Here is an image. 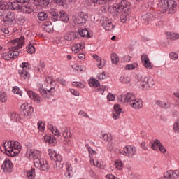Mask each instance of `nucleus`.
<instances>
[{"label":"nucleus","instance_id":"nucleus-1","mask_svg":"<svg viewBox=\"0 0 179 179\" xmlns=\"http://www.w3.org/2000/svg\"><path fill=\"white\" fill-rule=\"evenodd\" d=\"M0 150L4 152L6 156L13 157L20 153L22 145L17 141H8L1 144Z\"/></svg>","mask_w":179,"mask_h":179},{"label":"nucleus","instance_id":"nucleus-2","mask_svg":"<svg viewBox=\"0 0 179 179\" xmlns=\"http://www.w3.org/2000/svg\"><path fill=\"white\" fill-rule=\"evenodd\" d=\"M109 10L112 13H131V4L127 0H122L119 3L110 6Z\"/></svg>","mask_w":179,"mask_h":179},{"label":"nucleus","instance_id":"nucleus-3","mask_svg":"<svg viewBox=\"0 0 179 179\" xmlns=\"http://www.w3.org/2000/svg\"><path fill=\"white\" fill-rule=\"evenodd\" d=\"M141 90H149L155 86V80L150 76L138 77L137 82Z\"/></svg>","mask_w":179,"mask_h":179},{"label":"nucleus","instance_id":"nucleus-4","mask_svg":"<svg viewBox=\"0 0 179 179\" xmlns=\"http://www.w3.org/2000/svg\"><path fill=\"white\" fill-rule=\"evenodd\" d=\"M22 69L19 70V75L22 80H29L30 79V73H29V69H30V64L27 62H24L20 65Z\"/></svg>","mask_w":179,"mask_h":179},{"label":"nucleus","instance_id":"nucleus-5","mask_svg":"<svg viewBox=\"0 0 179 179\" xmlns=\"http://www.w3.org/2000/svg\"><path fill=\"white\" fill-rule=\"evenodd\" d=\"M34 166L41 171H48V170H50V165L48 164L47 159L41 157L34 161Z\"/></svg>","mask_w":179,"mask_h":179},{"label":"nucleus","instance_id":"nucleus-6","mask_svg":"<svg viewBox=\"0 0 179 179\" xmlns=\"http://www.w3.org/2000/svg\"><path fill=\"white\" fill-rule=\"evenodd\" d=\"M34 111V109L31 105L27 103L21 105V115H23L25 118H30Z\"/></svg>","mask_w":179,"mask_h":179},{"label":"nucleus","instance_id":"nucleus-7","mask_svg":"<svg viewBox=\"0 0 179 179\" xmlns=\"http://www.w3.org/2000/svg\"><path fill=\"white\" fill-rule=\"evenodd\" d=\"M37 90L44 99H50V97L52 96V93L55 92V88L52 87L49 90H47L44 89V87L41 83L38 84Z\"/></svg>","mask_w":179,"mask_h":179},{"label":"nucleus","instance_id":"nucleus-8","mask_svg":"<svg viewBox=\"0 0 179 179\" xmlns=\"http://www.w3.org/2000/svg\"><path fill=\"white\" fill-rule=\"evenodd\" d=\"M24 40V36H21L18 38L12 40L10 41L12 45L11 50H13L14 51H17V50H20V48L24 47V44H26Z\"/></svg>","mask_w":179,"mask_h":179},{"label":"nucleus","instance_id":"nucleus-9","mask_svg":"<svg viewBox=\"0 0 179 179\" xmlns=\"http://www.w3.org/2000/svg\"><path fill=\"white\" fill-rule=\"evenodd\" d=\"M19 55V51L14 50L11 48L8 52L1 54V57L3 59H5V61H11V59H16Z\"/></svg>","mask_w":179,"mask_h":179},{"label":"nucleus","instance_id":"nucleus-10","mask_svg":"<svg viewBox=\"0 0 179 179\" xmlns=\"http://www.w3.org/2000/svg\"><path fill=\"white\" fill-rule=\"evenodd\" d=\"M123 156L132 159L136 155V148L133 145H126L123 148Z\"/></svg>","mask_w":179,"mask_h":179},{"label":"nucleus","instance_id":"nucleus-11","mask_svg":"<svg viewBox=\"0 0 179 179\" xmlns=\"http://www.w3.org/2000/svg\"><path fill=\"white\" fill-rule=\"evenodd\" d=\"M157 10L159 15H166L168 13L167 1L166 0H159L157 6Z\"/></svg>","mask_w":179,"mask_h":179},{"label":"nucleus","instance_id":"nucleus-12","mask_svg":"<svg viewBox=\"0 0 179 179\" xmlns=\"http://www.w3.org/2000/svg\"><path fill=\"white\" fill-rule=\"evenodd\" d=\"M5 24L12 26L15 20H16V14L14 12H8L3 18Z\"/></svg>","mask_w":179,"mask_h":179},{"label":"nucleus","instance_id":"nucleus-13","mask_svg":"<svg viewBox=\"0 0 179 179\" xmlns=\"http://www.w3.org/2000/svg\"><path fill=\"white\" fill-rule=\"evenodd\" d=\"M27 156L34 162L41 157V151L37 150L30 149L27 152Z\"/></svg>","mask_w":179,"mask_h":179},{"label":"nucleus","instance_id":"nucleus-14","mask_svg":"<svg viewBox=\"0 0 179 179\" xmlns=\"http://www.w3.org/2000/svg\"><path fill=\"white\" fill-rule=\"evenodd\" d=\"M4 10H6L7 9H10V10H20L22 8V6L19 4L17 2H6L4 1Z\"/></svg>","mask_w":179,"mask_h":179},{"label":"nucleus","instance_id":"nucleus-15","mask_svg":"<svg viewBox=\"0 0 179 179\" xmlns=\"http://www.w3.org/2000/svg\"><path fill=\"white\" fill-rule=\"evenodd\" d=\"M1 169L4 173H12L13 171V164L10 159L6 158L1 165Z\"/></svg>","mask_w":179,"mask_h":179},{"label":"nucleus","instance_id":"nucleus-16","mask_svg":"<svg viewBox=\"0 0 179 179\" xmlns=\"http://www.w3.org/2000/svg\"><path fill=\"white\" fill-rule=\"evenodd\" d=\"M26 92L28 94V96L31 100L36 103V104H40L41 101H43V99H41V96L40 95L36 94L34 92L30 90H26Z\"/></svg>","mask_w":179,"mask_h":179},{"label":"nucleus","instance_id":"nucleus-17","mask_svg":"<svg viewBox=\"0 0 179 179\" xmlns=\"http://www.w3.org/2000/svg\"><path fill=\"white\" fill-rule=\"evenodd\" d=\"M168 15H174L177 11V2L174 0L167 1Z\"/></svg>","mask_w":179,"mask_h":179},{"label":"nucleus","instance_id":"nucleus-18","mask_svg":"<svg viewBox=\"0 0 179 179\" xmlns=\"http://www.w3.org/2000/svg\"><path fill=\"white\" fill-rule=\"evenodd\" d=\"M73 20L75 24H83V23H86V20H87V15L81 13L78 16H74Z\"/></svg>","mask_w":179,"mask_h":179},{"label":"nucleus","instance_id":"nucleus-19","mask_svg":"<svg viewBox=\"0 0 179 179\" xmlns=\"http://www.w3.org/2000/svg\"><path fill=\"white\" fill-rule=\"evenodd\" d=\"M48 155L52 160H54L55 162H59V163H60V162L62 161V156L52 149L48 150Z\"/></svg>","mask_w":179,"mask_h":179},{"label":"nucleus","instance_id":"nucleus-20","mask_svg":"<svg viewBox=\"0 0 179 179\" xmlns=\"http://www.w3.org/2000/svg\"><path fill=\"white\" fill-rule=\"evenodd\" d=\"M141 62L147 69H152L153 68V64H152V62L149 59V56L147 55H143L141 56Z\"/></svg>","mask_w":179,"mask_h":179},{"label":"nucleus","instance_id":"nucleus-21","mask_svg":"<svg viewBox=\"0 0 179 179\" xmlns=\"http://www.w3.org/2000/svg\"><path fill=\"white\" fill-rule=\"evenodd\" d=\"M103 27L108 31H113L114 30V26L113 22L108 17H105L103 22L102 23Z\"/></svg>","mask_w":179,"mask_h":179},{"label":"nucleus","instance_id":"nucleus-22","mask_svg":"<svg viewBox=\"0 0 179 179\" xmlns=\"http://www.w3.org/2000/svg\"><path fill=\"white\" fill-rule=\"evenodd\" d=\"M130 106L134 110H141L143 107V101L141 99H135L131 103Z\"/></svg>","mask_w":179,"mask_h":179},{"label":"nucleus","instance_id":"nucleus-23","mask_svg":"<svg viewBox=\"0 0 179 179\" xmlns=\"http://www.w3.org/2000/svg\"><path fill=\"white\" fill-rule=\"evenodd\" d=\"M113 120H118L120 118V115H121V113L122 112V109L120 108V105L116 103L114 105L113 107Z\"/></svg>","mask_w":179,"mask_h":179},{"label":"nucleus","instance_id":"nucleus-24","mask_svg":"<svg viewBox=\"0 0 179 179\" xmlns=\"http://www.w3.org/2000/svg\"><path fill=\"white\" fill-rule=\"evenodd\" d=\"M64 38L67 41H73V40H76V38H78V32L69 31L66 33V34L64 36Z\"/></svg>","mask_w":179,"mask_h":179},{"label":"nucleus","instance_id":"nucleus-25","mask_svg":"<svg viewBox=\"0 0 179 179\" xmlns=\"http://www.w3.org/2000/svg\"><path fill=\"white\" fill-rule=\"evenodd\" d=\"M135 95L131 92H129L124 96H122V100H123L124 103H129L130 105L135 100Z\"/></svg>","mask_w":179,"mask_h":179},{"label":"nucleus","instance_id":"nucleus-26","mask_svg":"<svg viewBox=\"0 0 179 179\" xmlns=\"http://www.w3.org/2000/svg\"><path fill=\"white\" fill-rule=\"evenodd\" d=\"M90 164L92 166H94L96 167H98V169H100L101 170H104L106 169V165L104 164V162H100L98 160H94V159H92L90 161Z\"/></svg>","mask_w":179,"mask_h":179},{"label":"nucleus","instance_id":"nucleus-27","mask_svg":"<svg viewBox=\"0 0 179 179\" xmlns=\"http://www.w3.org/2000/svg\"><path fill=\"white\" fill-rule=\"evenodd\" d=\"M155 104L157 106H159L161 108H164V110H167L168 108H170L171 105L169 102H165L161 100H157L155 101Z\"/></svg>","mask_w":179,"mask_h":179},{"label":"nucleus","instance_id":"nucleus-28","mask_svg":"<svg viewBox=\"0 0 179 179\" xmlns=\"http://www.w3.org/2000/svg\"><path fill=\"white\" fill-rule=\"evenodd\" d=\"M43 30L47 31V33H51L54 30V27H52V23L50 21L45 22L43 23Z\"/></svg>","mask_w":179,"mask_h":179},{"label":"nucleus","instance_id":"nucleus-29","mask_svg":"<svg viewBox=\"0 0 179 179\" xmlns=\"http://www.w3.org/2000/svg\"><path fill=\"white\" fill-rule=\"evenodd\" d=\"M48 128L50 131H51L52 134L55 136L59 137L61 136L62 134L59 130L56 127L52 126V124H48Z\"/></svg>","mask_w":179,"mask_h":179},{"label":"nucleus","instance_id":"nucleus-30","mask_svg":"<svg viewBox=\"0 0 179 179\" xmlns=\"http://www.w3.org/2000/svg\"><path fill=\"white\" fill-rule=\"evenodd\" d=\"M167 174L169 176L171 179H177L179 177L178 170H169L166 171Z\"/></svg>","mask_w":179,"mask_h":179},{"label":"nucleus","instance_id":"nucleus-31","mask_svg":"<svg viewBox=\"0 0 179 179\" xmlns=\"http://www.w3.org/2000/svg\"><path fill=\"white\" fill-rule=\"evenodd\" d=\"M62 136L64 139H71V131L68 129V127H64L62 129Z\"/></svg>","mask_w":179,"mask_h":179},{"label":"nucleus","instance_id":"nucleus-32","mask_svg":"<svg viewBox=\"0 0 179 179\" xmlns=\"http://www.w3.org/2000/svg\"><path fill=\"white\" fill-rule=\"evenodd\" d=\"M78 34H79L80 37H86L87 38H90V37L93 36V34L89 32V31L86 29H81L80 31H79Z\"/></svg>","mask_w":179,"mask_h":179},{"label":"nucleus","instance_id":"nucleus-33","mask_svg":"<svg viewBox=\"0 0 179 179\" xmlns=\"http://www.w3.org/2000/svg\"><path fill=\"white\" fill-rule=\"evenodd\" d=\"M85 148L89 152V157H90V160H92V159H94V156L97 155V152L93 150V148H92L89 144L85 145Z\"/></svg>","mask_w":179,"mask_h":179},{"label":"nucleus","instance_id":"nucleus-34","mask_svg":"<svg viewBox=\"0 0 179 179\" xmlns=\"http://www.w3.org/2000/svg\"><path fill=\"white\" fill-rule=\"evenodd\" d=\"M44 141H45L47 143H50V145H55L57 143V138L48 135L44 136Z\"/></svg>","mask_w":179,"mask_h":179},{"label":"nucleus","instance_id":"nucleus-35","mask_svg":"<svg viewBox=\"0 0 179 179\" xmlns=\"http://www.w3.org/2000/svg\"><path fill=\"white\" fill-rule=\"evenodd\" d=\"M71 50L73 52H75V54H78L79 51L83 50V46L81 43H76L73 45V46L71 47Z\"/></svg>","mask_w":179,"mask_h":179},{"label":"nucleus","instance_id":"nucleus-36","mask_svg":"<svg viewBox=\"0 0 179 179\" xmlns=\"http://www.w3.org/2000/svg\"><path fill=\"white\" fill-rule=\"evenodd\" d=\"M152 17V14L150 13H147L145 15L141 17V20L144 24H149V22H150V19Z\"/></svg>","mask_w":179,"mask_h":179},{"label":"nucleus","instance_id":"nucleus-37","mask_svg":"<svg viewBox=\"0 0 179 179\" xmlns=\"http://www.w3.org/2000/svg\"><path fill=\"white\" fill-rule=\"evenodd\" d=\"M59 20H62V22H67L69 21V17H68V14H66V13L64 11H60Z\"/></svg>","mask_w":179,"mask_h":179},{"label":"nucleus","instance_id":"nucleus-38","mask_svg":"<svg viewBox=\"0 0 179 179\" xmlns=\"http://www.w3.org/2000/svg\"><path fill=\"white\" fill-rule=\"evenodd\" d=\"M50 13L54 17L55 20H59V13L55 8H51L50 10Z\"/></svg>","mask_w":179,"mask_h":179},{"label":"nucleus","instance_id":"nucleus-39","mask_svg":"<svg viewBox=\"0 0 179 179\" xmlns=\"http://www.w3.org/2000/svg\"><path fill=\"white\" fill-rule=\"evenodd\" d=\"M27 177L28 179H34L36 178V169L32 168L29 170L27 173Z\"/></svg>","mask_w":179,"mask_h":179},{"label":"nucleus","instance_id":"nucleus-40","mask_svg":"<svg viewBox=\"0 0 179 179\" xmlns=\"http://www.w3.org/2000/svg\"><path fill=\"white\" fill-rule=\"evenodd\" d=\"M20 12H22L23 13L29 14V13H31V12H33V10L30 7V6H21Z\"/></svg>","mask_w":179,"mask_h":179},{"label":"nucleus","instance_id":"nucleus-41","mask_svg":"<svg viewBox=\"0 0 179 179\" xmlns=\"http://www.w3.org/2000/svg\"><path fill=\"white\" fill-rule=\"evenodd\" d=\"M120 82L121 83H131V77L128 76V75H123L120 78Z\"/></svg>","mask_w":179,"mask_h":179},{"label":"nucleus","instance_id":"nucleus-42","mask_svg":"<svg viewBox=\"0 0 179 179\" xmlns=\"http://www.w3.org/2000/svg\"><path fill=\"white\" fill-rule=\"evenodd\" d=\"M48 18V14L45 12H41L38 14V19L41 20V22H43L44 20H47Z\"/></svg>","mask_w":179,"mask_h":179},{"label":"nucleus","instance_id":"nucleus-43","mask_svg":"<svg viewBox=\"0 0 179 179\" xmlns=\"http://www.w3.org/2000/svg\"><path fill=\"white\" fill-rule=\"evenodd\" d=\"M115 166L117 170H122L124 169V163H122V161L117 159L115 163Z\"/></svg>","mask_w":179,"mask_h":179},{"label":"nucleus","instance_id":"nucleus-44","mask_svg":"<svg viewBox=\"0 0 179 179\" xmlns=\"http://www.w3.org/2000/svg\"><path fill=\"white\" fill-rule=\"evenodd\" d=\"M160 144L159 140H155L153 143H151V148L153 150H157Z\"/></svg>","mask_w":179,"mask_h":179},{"label":"nucleus","instance_id":"nucleus-45","mask_svg":"<svg viewBox=\"0 0 179 179\" xmlns=\"http://www.w3.org/2000/svg\"><path fill=\"white\" fill-rule=\"evenodd\" d=\"M110 58L112 64H118V62H120V58L118 57V55H117L115 53H112L110 55Z\"/></svg>","mask_w":179,"mask_h":179},{"label":"nucleus","instance_id":"nucleus-46","mask_svg":"<svg viewBox=\"0 0 179 179\" xmlns=\"http://www.w3.org/2000/svg\"><path fill=\"white\" fill-rule=\"evenodd\" d=\"M131 13H123L122 14V15L120 16V20L122 22V23H127V20H128V19H129V15Z\"/></svg>","mask_w":179,"mask_h":179},{"label":"nucleus","instance_id":"nucleus-47","mask_svg":"<svg viewBox=\"0 0 179 179\" xmlns=\"http://www.w3.org/2000/svg\"><path fill=\"white\" fill-rule=\"evenodd\" d=\"M90 86H93V87H99L100 86V82L96 79H92L89 82Z\"/></svg>","mask_w":179,"mask_h":179},{"label":"nucleus","instance_id":"nucleus-48","mask_svg":"<svg viewBox=\"0 0 179 179\" xmlns=\"http://www.w3.org/2000/svg\"><path fill=\"white\" fill-rule=\"evenodd\" d=\"M57 5L60 6H63V8H68V3H66V0H55Z\"/></svg>","mask_w":179,"mask_h":179},{"label":"nucleus","instance_id":"nucleus-49","mask_svg":"<svg viewBox=\"0 0 179 179\" xmlns=\"http://www.w3.org/2000/svg\"><path fill=\"white\" fill-rule=\"evenodd\" d=\"M72 85L74 87H78L79 89H85V84H83L80 82H76V81L73 82Z\"/></svg>","mask_w":179,"mask_h":179},{"label":"nucleus","instance_id":"nucleus-50","mask_svg":"<svg viewBox=\"0 0 179 179\" xmlns=\"http://www.w3.org/2000/svg\"><path fill=\"white\" fill-rule=\"evenodd\" d=\"M27 52L28 54H34L36 52V48H34L33 45L29 44L28 46H27Z\"/></svg>","mask_w":179,"mask_h":179},{"label":"nucleus","instance_id":"nucleus-51","mask_svg":"<svg viewBox=\"0 0 179 179\" xmlns=\"http://www.w3.org/2000/svg\"><path fill=\"white\" fill-rule=\"evenodd\" d=\"M10 118L12 121H15L17 122L19 121V115L17 114L15 112H13L10 115Z\"/></svg>","mask_w":179,"mask_h":179},{"label":"nucleus","instance_id":"nucleus-52","mask_svg":"<svg viewBox=\"0 0 179 179\" xmlns=\"http://www.w3.org/2000/svg\"><path fill=\"white\" fill-rule=\"evenodd\" d=\"M135 68H138V63L127 64L125 66L127 71H131L132 69H135Z\"/></svg>","mask_w":179,"mask_h":179},{"label":"nucleus","instance_id":"nucleus-53","mask_svg":"<svg viewBox=\"0 0 179 179\" xmlns=\"http://www.w3.org/2000/svg\"><path fill=\"white\" fill-rule=\"evenodd\" d=\"M6 100H8V96L6 94L3 92H0V101L1 103H6Z\"/></svg>","mask_w":179,"mask_h":179},{"label":"nucleus","instance_id":"nucleus-54","mask_svg":"<svg viewBox=\"0 0 179 179\" xmlns=\"http://www.w3.org/2000/svg\"><path fill=\"white\" fill-rule=\"evenodd\" d=\"M12 92L14 93V94H18V96H21L22 94V90L18 87H14L12 90Z\"/></svg>","mask_w":179,"mask_h":179},{"label":"nucleus","instance_id":"nucleus-55","mask_svg":"<svg viewBox=\"0 0 179 179\" xmlns=\"http://www.w3.org/2000/svg\"><path fill=\"white\" fill-rule=\"evenodd\" d=\"M38 128L41 132H44V129H45V124L43 121L38 122Z\"/></svg>","mask_w":179,"mask_h":179},{"label":"nucleus","instance_id":"nucleus-56","mask_svg":"<svg viewBox=\"0 0 179 179\" xmlns=\"http://www.w3.org/2000/svg\"><path fill=\"white\" fill-rule=\"evenodd\" d=\"M169 38L171 40H178V38H179V34L171 32L169 34Z\"/></svg>","mask_w":179,"mask_h":179},{"label":"nucleus","instance_id":"nucleus-57","mask_svg":"<svg viewBox=\"0 0 179 179\" xmlns=\"http://www.w3.org/2000/svg\"><path fill=\"white\" fill-rule=\"evenodd\" d=\"M98 68L101 69L106 65V60H102L101 59L99 62L96 63Z\"/></svg>","mask_w":179,"mask_h":179},{"label":"nucleus","instance_id":"nucleus-58","mask_svg":"<svg viewBox=\"0 0 179 179\" xmlns=\"http://www.w3.org/2000/svg\"><path fill=\"white\" fill-rule=\"evenodd\" d=\"M169 57H170L171 59H173V61L178 59V55L174 52H171L169 54Z\"/></svg>","mask_w":179,"mask_h":179},{"label":"nucleus","instance_id":"nucleus-59","mask_svg":"<svg viewBox=\"0 0 179 179\" xmlns=\"http://www.w3.org/2000/svg\"><path fill=\"white\" fill-rule=\"evenodd\" d=\"M93 3H99V5H103L106 2H108V0H91Z\"/></svg>","mask_w":179,"mask_h":179},{"label":"nucleus","instance_id":"nucleus-60","mask_svg":"<svg viewBox=\"0 0 179 179\" xmlns=\"http://www.w3.org/2000/svg\"><path fill=\"white\" fill-rule=\"evenodd\" d=\"M70 93H71L73 96H79L80 94L79 92L75 89H70Z\"/></svg>","mask_w":179,"mask_h":179},{"label":"nucleus","instance_id":"nucleus-61","mask_svg":"<svg viewBox=\"0 0 179 179\" xmlns=\"http://www.w3.org/2000/svg\"><path fill=\"white\" fill-rule=\"evenodd\" d=\"M76 71H78L80 72H83V71H85L86 68L85 67V66L78 65V66H76Z\"/></svg>","mask_w":179,"mask_h":179},{"label":"nucleus","instance_id":"nucleus-62","mask_svg":"<svg viewBox=\"0 0 179 179\" xmlns=\"http://www.w3.org/2000/svg\"><path fill=\"white\" fill-rule=\"evenodd\" d=\"M159 150L161 152V153H166V148H164V146H163V145L162 144V143H159V145L158 147Z\"/></svg>","mask_w":179,"mask_h":179},{"label":"nucleus","instance_id":"nucleus-63","mask_svg":"<svg viewBox=\"0 0 179 179\" xmlns=\"http://www.w3.org/2000/svg\"><path fill=\"white\" fill-rule=\"evenodd\" d=\"M173 129H174V131H179V118L177 119L176 122L174 123Z\"/></svg>","mask_w":179,"mask_h":179},{"label":"nucleus","instance_id":"nucleus-64","mask_svg":"<svg viewBox=\"0 0 179 179\" xmlns=\"http://www.w3.org/2000/svg\"><path fill=\"white\" fill-rule=\"evenodd\" d=\"M159 179H171L168 175L167 172H165L162 176H161Z\"/></svg>","mask_w":179,"mask_h":179}]
</instances>
